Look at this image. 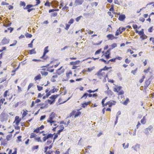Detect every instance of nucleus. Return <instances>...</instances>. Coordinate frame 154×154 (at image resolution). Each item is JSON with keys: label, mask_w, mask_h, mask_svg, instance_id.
<instances>
[{"label": "nucleus", "mask_w": 154, "mask_h": 154, "mask_svg": "<svg viewBox=\"0 0 154 154\" xmlns=\"http://www.w3.org/2000/svg\"><path fill=\"white\" fill-rule=\"evenodd\" d=\"M33 6H35L32 4H28L26 5L25 8L27 10V11L28 13H29L31 11L35 10V8H31Z\"/></svg>", "instance_id": "nucleus-1"}, {"label": "nucleus", "mask_w": 154, "mask_h": 154, "mask_svg": "<svg viewBox=\"0 0 154 154\" xmlns=\"http://www.w3.org/2000/svg\"><path fill=\"white\" fill-rule=\"evenodd\" d=\"M54 134H51V133L48 134L47 135L44 136L43 138V142H45L46 140L48 139L49 138H52L54 135Z\"/></svg>", "instance_id": "nucleus-2"}, {"label": "nucleus", "mask_w": 154, "mask_h": 154, "mask_svg": "<svg viewBox=\"0 0 154 154\" xmlns=\"http://www.w3.org/2000/svg\"><path fill=\"white\" fill-rule=\"evenodd\" d=\"M21 120V119H20L19 117L18 116H16L15 118L14 121V123H15L16 125H18Z\"/></svg>", "instance_id": "nucleus-3"}, {"label": "nucleus", "mask_w": 154, "mask_h": 154, "mask_svg": "<svg viewBox=\"0 0 154 154\" xmlns=\"http://www.w3.org/2000/svg\"><path fill=\"white\" fill-rule=\"evenodd\" d=\"M84 0H75L74 5L75 6L82 5L83 2Z\"/></svg>", "instance_id": "nucleus-4"}, {"label": "nucleus", "mask_w": 154, "mask_h": 154, "mask_svg": "<svg viewBox=\"0 0 154 154\" xmlns=\"http://www.w3.org/2000/svg\"><path fill=\"white\" fill-rule=\"evenodd\" d=\"M119 14L118 19L121 21H123L126 18L124 14H120V13L118 14Z\"/></svg>", "instance_id": "nucleus-5"}, {"label": "nucleus", "mask_w": 154, "mask_h": 154, "mask_svg": "<svg viewBox=\"0 0 154 154\" xmlns=\"http://www.w3.org/2000/svg\"><path fill=\"white\" fill-rule=\"evenodd\" d=\"M9 39H7L6 37H4L2 40L1 43L2 45L7 44L9 43Z\"/></svg>", "instance_id": "nucleus-6"}, {"label": "nucleus", "mask_w": 154, "mask_h": 154, "mask_svg": "<svg viewBox=\"0 0 154 154\" xmlns=\"http://www.w3.org/2000/svg\"><path fill=\"white\" fill-rule=\"evenodd\" d=\"M150 83V82L149 80V79L146 80L145 82V84L144 85V89L146 90L147 87L149 86Z\"/></svg>", "instance_id": "nucleus-7"}, {"label": "nucleus", "mask_w": 154, "mask_h": 154, "mask_svg": "<svg viewBox=\"0 0 154 154\" xmlns=\"http://www.w3.org/2000/svg\"><path fill=\"white\" fill-rule=\"evenodd\" d=\"M55 114L54 112H52L49 117V119L47 120H53L55 117Z\"/></svg>", "instance_id": "nucleus-8"}, {"label": "nucleus", "mask_w": 154, "mask_h": 154, "mask_svg": "<svg viewBox=\"0 0 154 154\" xmlns=\"http://www.w3.org/2000/svg\"><path fill=\"white\" fill-rule=\"evenodd\" d=\"M102 71V70L100 69L96 73L95 75H97L98 76V77H99V76H103V73H102L101 72Z\"/></svg>", "instance_id": "nucleus-9"}, {"label": "nucleus", "mask_w": 154, "mask_h": 154, "mask_svg": "<svg viewBox=\"0 0 154 154\" xmlns=\"http://www.w3.org/2000/svg\"><path fill=\"white\" fill-rule=\"evenodd\" d=\"M116 102L114 100H110L109 101V107H111L112 105H115Z\"/></svg>", "instance_id": "nucleus-10"}, {"label": "nucleus", "mask_w": 154, "mask_h": 154, "mask_svg": "<svg viewBox=\"0 0 154 154\" xmlns=\"http://www.w3.org/2000/svg\"><path fill=\"white\" fill-rule=\"evenodd\" d=\"M20 6H23V9L24 10H26V9H25V8L26 7L25 6L26 5V4L24 2L20 1Z\"/></svg>", "instance_id": "nucleus-11"}, {"label": "nucleus", "mask_w": 154, "mask_h": 154, "mask_svg": "<svg viewBox=\"0 0 154 154\" xmlns=\"http://www.w3.org/2000/svg\"><path fill=\"white\" fill-rule=\"evenodd\" d=\"M106 37L108 38V39L112 40L113 39L114 35L112 34H109L106 36Z\"/></svg>", "instance_id": "nucleus-12"}, {"label": "nucleus", "mask_w": 154, "mask_h": 154, "mask_svg": "<svg viewBox=\"0 0 154 154\" xmlns=\"http://www.w3.org/2000/svg\"><path fill=\"white\" fill-rule=\"evenodd\" d=\"M80 62V61L79 60H76L75 62L72 61L70 63V64L71 65H75L79 63Z\"/></svg>", "instance_id": "nucleus-13"}, {"label": "nucleus", "mask_w": 154, "mask_h": 154, "mask_svg": "<svg viewBox=\"0 0 154 154\" xmlns=\"http://www.w3.org/2000/svg\"><path fill=\"white\" fill-rule=\"evenodd\" d=\"M36 52L35 51V48L33 49L32 50H29V53L30 54H35Z\"/></svg>", "instance_id": "nucleus-14"}, {"label": "nucleus", "mask_w": 154, "mask_h": 154, "mask_svg": "<svg viewBox=\"0 0 154 154\" xmlns=\"http://www.w3.org/2000/svg\"><path fill=\"white\" fill-rule=\"evenodd\" d=\"M60 127H62V128H61L57 132V134L58 135H60L61 132H62L63 129L64 128V127L63 125H60Z\"/></svg>", "instance_id": "nucleus-15"}, {"label": "nucleus", "mask_w": 154, "mask_h": 154, "mask_svg": "<svg viewBox=\"0 0 154 154\" xmlns=\"http://www.w3.org/2000/svg\"><path fill=\"white\" fill-rule=\"evenodd\" d=\"M143 31L144 29H142L140 31H139L138 33V34L140 36L143 35L146 36V35L144 33Z\"/></svg>", "instance_id": "nucleus-16"}, {"label": "nucleus", "mask_w": 154, "mask_h": 154, "mask_svg": "<svg viewBox=\"0 0 154 154\" xmlns=\"http://www.w3.org/2000/svg\"><path fill=\"white\" fill-rule=\"evenodd\" d=\"M42 78L41 77V75L40 74H39L37 76L35 77L34 78V79L35 81H36L38 80L41 79Z\"/></svg>", "instance_id": "nucleus-17"}, {"label": "nucleus", "mask_w": 154, "mask_h": 154, "mask_svg": "<svg viewBox=\"0 0 154 154\" xmlns=\"http://www.w3.org/2000/svg\"><path fill=\"white\" fill-rule=\"evenodd\" d=\"M129 101V100L128 98H127L122 103V104L126 106L127 105L128 102Z\"/></svg>", "instance_id": "nucleus-18"}, {"label": "nucleus", "mask_w": 154, "mask_h": 154, "mask_svg": "<svg viewBox=\"0 0 154 154\" xmlns=\"http://www.w3.org/2000/svg\"><path fill=\"white\" fill-rule=\"evenodd\" d=\"M121 27H120L118 29H117L115 33V35L116 36L118 35L119 34L121 33L120 31L121 30Z\"/></svg>", "instance_id": "nucleus-19"}, {"label": "nucleus", "mask_w": 154, "mask_h": 154, "mask_svg": "<svg viewBox=\"0 0 154 154\" xmlns=\"http://www.w3.org/2000/svg\"><path fill=\"white\" fill-rule=\"evenodd\" d=\"M8 141L6 139H4L3 141L1 142V145L4 146H5V145L7 143Z\"/></svg>", "instance_id": "nucleus-20"}, {"label": "nucleus", "mask_w": 154, "mask_h": 154, "mask_svg": "<svg viewBox=\"0 0 154 154\" xmlns=\"http://www.w3.org/2000/svg\"><path fill=\"white\" fill-rule=\"evenodd\" d=\"M141 123L143 124H144L146 123V118L145 116H144L142 119L140 120Z\"/></svg>", "instance_id": "nucleus-21"}, {"label": "nucleus", "mask_w": 154, "mask_h": 154, "mask_svg": "<svg viewBox=\"0 0 154 154\" xmlns=\"http://www.w3.org/2000/svg\"><path fill=\"white\" fill-rule=\"evenodd\" d=\"M51 93L49 91L48 93H46L45 96H44L43 97V99H45L46 98H48L49 97V96L51 95Z\"/></svg>", "instance_id": "nucleus-22"}, {"label": "nucleus", "mask_w": 154, "mask_h": 154, "mask_svg": "<svg viewBox=\"0 0 154 154\" xmlns=\"http://www.w3.org/2000/svg\"><path fill=\"white\" fill-rule=\"evenodd\" d=\"M48 46H46L44 50V52H43V53H44V54H46L48 52L49 50H48Z\"/></svg>", "instance_id": "nucleus-23"}, {"label": "nucleus", "mask_w": 154, "mask_h": 154, "mask_svg": "<svg viewBox=\"0 0 154 154\" xmlns=\"http://www.w3.org/2000/svg\"><path fill=\"white\" fill-rule=\"evenodd\" d=\"M47 101L48 102V103L50 105L54 104L55 102V101H54V100H51L49 99H48L47 101H45V102L46 103Z\"/></svg>", "instance_id": "nucleus-24"}, {"label": "nucleus", "mask_w": 154, "mask_h": 154, "mask_svg": "<svg viewBox=\"0 0 154 154\" xmlns=\"http://www.w3.org/2000/svg\"><path fill=\"white\" fill-rule=\"evenodd\" d=\"M25 35L27 38H31L32 37V34L27 32L25 34Z\"/></svg>", "instance_id": "nucleus-25"}, {"label": "nucleus", "mask_w": 154, "mask_h": 154, "mask_svg": "<svg viewBox=\"0 0 154 154\" xmlns=\"http://www.w3.org/2000/svg\"><path fill=\"white\" fill-rule=\"evenodd\" d=\"M98 89H97L94 90H89L87 91L90 94H91L92 93H94L95 92H97L98 91Z\"/></svg>", "instance_id": "nucleus-26"}, {"label": "nucleus", "mask_w": 154, "mask_h": 154, "mask_svg": "<svg viewBox=\"0 0 154 154\" xmlns=\"http://www.w3.org/2000/svg\"><path fill=\"white\" fill-rule=\"evenodd\" d=\"M117 76L120 81H121L122 79V76L120 72L117 73Z\"/></svg>", "instance_id": "nucleus-27"}, {"label": "nucleus", "mask_w": 154, "mask_h": 154, "mask_svg": "<svg viewBox=\"0 0 154 154\" xmlns=\"http://www.w3.org/2000/svg\"><path fill=\"white\" fill-rule=\"evenodd\" d=\"M88 94L87 93H85L83 94V95L81 97V99H82L84 97H85V99H86L88 96Z\"/></svg>", "instance_id": "nucleus-28"}, {"label": "nucleus", "mask_w": 154, "mask_h": 154, "mask_svg": "<svg viewBox=\"0 0 154 154\" xmlns=\"http://www.w3.org/2000/svg\"><path fill=\"white\" fill-rule=\"evenodd\" d=\"M35 139L36 141H37L38 142H40L41 143L42 142V141L40 137H35Z\"/></svg>", "instance_id": "nucleus-29"}, {"label": "nucleus", "mask_w": 154, "mask_h": 154, "mask_svg": "<svg viewBox=\"0 0 154 154\" xmlns=\"http://www.w3.org/2000/svg\"><path fill=\"white\" fill-rule=\"evenodd\" d=\"M12 135V134H10L7 135L6 136V140L7 141H9L10 140V139Z\"/></svg>", "instance_id": "nucleus-30"}, {"label": "nucleus", "mask_w": 154, "mask_h": 154, "mask_svg": "<svg viewBox=\"0 0 154 154\" xmlns=\"http://www.w3.org/2000/svg\"><path fill=\"white\" fill-rule=\"evenodd\" d=\"M40 72L42 75H44L45 76L47 75L48 74V72H46L41 71Z\"/></svg>", "instance_id": "nucleus-31"}, {"label": "nucleus", "mask_w": 154, "mask_h": 154, "mask_svg": "<svg viewBox=\"0 0 154 154\" xmlns=\"http://www.w3.org/2000/svg\"><path fill=\"white\" fill-rule=\"evenodd\" d=\"M88 103V102H85L82 103V107L83 108H85V107H86L88 105L87 104Z\"/></svg>", "instance_id": "nucleus-32"}, {"label": "nucleus", "mask_w": 154, "mask_h": 154, "mask_svg": "<svg viewBox=\"0 0 154 154\" xmlns=\"http://www.w3.org/2000/svg\"><path fill=\"white\" fill-rule=\"evenodd\" d=\"M57 89L56 88H54L53 89H52V90H51V91H49L50 92V93H54L55 92H57Z\"/></svg>", "instance_id": "nucleus-33"}, {"label": "nucleus", "mask_w": 154, "mask_h": 154, "mask_svg": "<svg viewBox=\"0 0 154 154\" xmlns=\"http://www.w3.org/2000/svg\"><path fill=\"white\" fill-rule=\"evenodd\" d=\"M81 114V112H76L74 116V117L75 118L79 116Z\"/></svg>", "instance_id": "nucleus-34"}, {"label": "nucleus", "mask_w": 154, "mask_h": 154, "mask_svg": "<svg viewBox=\"0 0 154 154\" xmlns=\"http://www.w3.org/2000/svg\"><path fill=\"white\" fill-rule=\"evenodd\" d=\"M55 96H54V95H52L49 97V98L52 100H54V101L55 102L56 98H55Z\"/></svg>", "instance_id": "nucleus-35"}, {"label": "nucleus", "mask_w": 154, "mask_h": 154, "mask_svg": "<svg viewBox=\"0 0 154 154\" xmlns=\"http://www.w3.org/2000/svg\"><path fill=\"white\" fill-rule=\"evenodd\" d=\"M17 42V41L14 40V43L13 44L10 45L9 46L10 47H12V46H15Z\"/></svg>", "instance_id": "nucleus-36"}, {"label": "nucleus", "mask_w": 154, "mask_h": 154, "mask_svg": "<svg viewBox=\"0 0 154 154\" xmlns=\"http://www.w3.org/2000/svg\"><path fill=\"white\" fill-rule=\"evenodd\" d=\"M39 147L38 145H36V146H33V147L32 148V150L33 151L35 149H37Z\"/></svg>", "instance_id": "nucleus-37"}, {"label": "nucleus", "mask_w": 154, "mask_h": 154, "mask_svg": "<svg viewBox=\"0 0 154 154\" xmlns=\"http://www.w3.org/2000/svg\"><path fill=\"white\" fill-rule=\"evenodd\" d=\"M101 50L102 49L100 48L96 51L95 53V55H97L100 54V52L101 51Z\"/></svg>", "instance_id": "nucleus-38"}, {"label": "nucleus", "mask_w": 154, "mask_h": 154, "mask_svg": "<svg viewBox=\"0 0 154 154\" xmlns=\"http://www.w3.org/2000/svg\"><path fill=\"white\" fill-rule=\"evenodd\" d=\"M117 46V44L116 43H114L112 44L111 46L112 47L111 49H113L115 47H116Z\"/></svg>", "instance_id": "nucleus-39"}, {"label": "nucleus", "mask_w": 154, "mask_h": 154, "mask_svg": "<svg viewBox=\"0 0 154 154\" xmlns=\"http://www.w3.org/2000/svg\"><path fill=\"white\" fill-rule=\"evenodd\" d=\"M147 129L148 131H150V132H152V127L151 126H149V127L147 128H146Z\"/></svg>", "instance_id": "nucleus-40"}, {"label": "nucleus", "mask_w": 154, "mask_h": 154, "mask_svg": "<svg viewBox=\"0 0 154 154\" xmlns=\"http://www.w3.org/2000/svg\"><path fill=\"white\" fill-rule=\"evenodd\" d=\"M37 135L35 134L34 133H32L30 136V138H33L35 137Z\"/></svg>", "instance_id": "nucleus-41"}, {"label": "nucleus", "mask_w": 154, "mask_h": 154, "mask_svg": "<svg viewBox=\"0 0 154 154\" xmlns=\"http://www.w3.org/2000/svg\"><path fill=\"white\" fill-rule=\"evenodd\" d=\"M95 68L93 66L91 68H88L87 69V71L88 72H91L92 70L94 69Z\"/></svg>", "instance_id": "nucleus-42"}, {"label": "nucleus", "mask_w": 154, "mask_h": 154, "mask_svg": "<svg viewBox=\"0 0 154 154\" xmlns=\"http://www.w3.org/2000/svg\"><path fill=\"white\" fill-rule=\"evenodd\" d=\"M64 72V71H63V70H62L61 71H58V70H56V73H57V74H58V75H61V74H62V73H63Z\"/></svg>", "instance_id": "nucleus-43"}, {"label": "nucleus", "mask_w": 154, "mask_h": 154, "mask_svg": "<svg viewBox=\"0 0 154 154\" xmlns=\"http://www.w3.org/2000/svg\"><path fill=\"white\" fill-rule=\"evenodd\" d=\"M38 90V91H41L43 89V87L42 86H39L38 85L37 86Z\"/></svg>", "instance_id": "nucleus-44"}, {"label": "nucleus", "mask_w": 154, "mask_h": 154, "mask_svg": "<svg viewBox=\"0 0 154 154\" xmlns=\"http://www.w3.org/2000/svg\"><path fill=\"white\" fill-rule=\"evenodd\" d=\"M23 112L22 115V118H23L25 117L27 114V113L24 110H23Z\"/></svg>", "instance_id": "nucleus-45"}, {"label": "nucleus", "mask_w": 154, "mask_h": 154, "mask_svg": "<svg viewBox=\"0 0 154 154\" xmlns=\"http://www.w3.org/2000/svg\"><path fill=\"white\" fill-rule=\"evenodd\" d=\"M47 122H48L50 123L51 125H52V124L56 122L55 121L53 120H47Z\"/></svg>", "instance_id": "nucleus-46"}, {"label": "nucleus", "mask_w": 154, "mask_h": 154, "mask_svg": "<svg viewBox=\"0 0 154 154\" xmlns=\"http://www.w3.org/2000/svg\"><path fill=\"white\" fill-rule=\"evenodd\" d=\"M74 22V20L73 19L71 18L68 22V23L70 24H72Z\"/></svg>", "instance_id": "nucleus-47"}, {"label": "nucleus", "mask_w": 154, "mask_h": 154, "mask_svg": "<svg viewBox=\"0 0 154 154\" xmlns=\"http://www.w3.org/2000/svg\"><path fill=\"white\" fill-rule=\"evenodd\" d=\"M147 37V36L146 35V36L143 35L140 36V38H141L143 40L146 39Z\"/></svg>", "instance_id": "nucleus-48"}, {"label": "nucleus", "mask_w": 154, "mask_h": 154, "mask_svg": "<svg viewBox=\"0 0 154 154\" xmlns=\"http://www.w3.org/2000/svg\"><path fill=\"white\" fill-rule=\"evenodd\" d=\"M110 54H104V56L106 59H108L111 57Z\"/></svg>", "instance_id": "nucleus-49"}, {"label": "nucleus", "mask_w": 154, "mask_h": 154, "mask_svg": "<svg viewBox=\"0 0 154 154\" xmlns=\"http://www.w3.org/2000/svg\"><path fill=\"white\" fill-rule=\"evenodd\" d=\"M50 4H51V3L48 1H47L45 3V5L46 6H48V7H49Z\"/></svg>", "instance_id": "nucleus-50"}, {"label": "nucleus", "mask_w": 154, "mask_h": 154, "mask_svg": "<svg viewBox=\"0 0 154 154\" xmlns=\"http://www.w3.org/2000/svg\"><path fill=\"white\" fill-rule=\"evenodd\" d=\"M111 72V71H109L108 73H107V74L106 75V77L104 78V79L103 80V82H106V77H108V74H109V73H110Z\"/></svg>", "instance_id": "nucleus-51"}, {"label": "nucleus", "mask_w": 154, "mask_h": 154, "mask_svg": "<svg viewBox=\"0 0 154 154\" xmlns=\"http://www.w3.org/2000/svg\"><path fill=\"white\" fill-rule=\"evenodd\" d=\"M46 117V116L45 115H44L43 116H42L40 117V120L42 121Z\"/></svg>", "instance_id": "nucleus-52"}, {"label": "nucleus", "mask_w": 154, "mask_h": 154, "mask_svg": "<svg viewBox=\"0 0 154 154\" xmlns=\"http://www.w3.org/2000/svg\"><path fill=\"white\" fill-rule=\"evenodd\" d=\"M40 129H39L38 128H37L36 129H35L34 131V132L36 133H38L39 132Z\"/></svg>", "instance_id": "nucleus-53"}, {"label": "nucleus", "mask_w": 154, "mask_h": 154, "mask_svg": "<svg viewBox=\"0 0 154 154\" xmlns=\"http://www.w3.org/2000/svg\"><path fill=\"white\" fill-rule=\"evenodd\" d=\"M70 26V24H66V27L65 28V29L66 30H67L68 29H69Z\"/></svg>", "instance_id": "nucleus-54"}, {"label": "nucleus", "mask_w": 154, "mask_h": 154, "mask_svg": "<svg viewBox=\"0 0 154 154\" xmlns=\"http://www.w3.org/2000/svg\"><path fill=\"white\" fill-rule=\"evenodd\" d=\"M33 85V84L32 83H30L28 87V90H29L31 87Z\"/></svg>", "instance_id": "nucleus-55"}, {"label": "nucleus", "mask_w": 154, "mask_h": 154, "mask_svg": "<svg viewBox=\"0 0 154 154\" xmlns=\"http://www.w3.org/2000/svg\"><path fill=\"white\" fill-rule=\"evenodd\" d=\"M102 70V71L103 70V71H106V70H108V67H107L106 66H105L103 68L100 69Z\"/></svg>", "instance_id": "nucleus-56"}, {"label": "nucleus", "mask_w": 154, "mask_h": 154, "mask_svg": "<svg viewBox=\"0 0 154 154\" xmlns=\"http://www.w3.org/2000/svg\"><path fill=\"white\" fill-rule=\"evenodd\" d=\"M82 17V16H79L77 17L75 19V20L77 22H78L81 19V18Z\"/></svg>", "instance_id": "nucleus-57"}, {"label": "nucleus", "mask_w": 154, "mask_h": 154, "mask_svg": "<svg viewBox=\"0 0 154 154\" xmlns=\"http://www.w3.org/2000/svg\"><path fill=\"white\" fill-rule=\"evenodd\" d=\"M36 4L35 5H34L35 6L37 5H38L41 2L40 0H36Z\"/></svg>", "instance_id": "nucleus-58"}, {"label": "nucleus", "mask_w": 154, "mask_h": 154, "mask_svg": "<svg viewBox=\"0 0 154 154\" xmlns=\"http://www.w3.org/2000/svg\"><path fill=\"white\" fill-rule=\"evenodd\" d=\"M144 133L146 134V135H148V134H149V132L148 131L147 129L146 128L145 130L144 131Z\"/></svg>", "instance_id": "nucleus-59"}, {"label": "nucleus", "mask_w": 154, "mask_h": 154, "mask_svg": "<svg viewBox=\"0 0 154 154\" xmlns=\"http://www.w3.org/2000/svg\"><path fill=\"white\" fill-rule=\"evenodd\" d=\"M145 78V76L144 75H143L141 79L140 80L139 82L140 83H142L143 81V80Z\"/></svg>", "instance_id": "nucleus-60"}, {"label": "nucleus", "mask_w": 154, "mask_h": 154, "mask_svg": "<svg viewBox=\"0 0 154 154\" xmlns=\"http://www.w3.org/2000/svg\"><path fill=\"white\" fill-rule=\"evenodd\" d=\"M1 5H9V3H6L5 2H2L1 3Z\"/></svg>", "instance_id": "nucleus-61"}, {"label": "nucleus", "mask_w": 154, "mask_h": 154, "mask_svg": "<svg viewBox=\"0 0 154 154\" xmlns=\"http://www.w3.org/2000/svg\"><path fill=\"white\" fill-rule=\"evenodd\" d=\"M58 134H56L54 135V140L53 142H54L55 140L58 137Z\"/></svg>", "instance_id": "nucleus-62"}, {"label": "nucleus", "mask_w": 154, "mask_h": 154, "mask_svg": "<svg viewBox=\"0 0 154 154\" xmlns=\"http://www.w3.org/2000/svg\"><path fill=\"white\" fill-rule=\"evenodd\" d=\"M145 19L143 17H141L139 19V20L142 22H143L145 21Z\"/></svg>", "instance_id": "nucleus-63"}, {"label": "nucleus", "mask_w": 154, "mask_h": 154, "mask_svg": "<svg viewBox=\"0 0 154 154\" xmlns=\"http://www.w3.org/2000/svg\"><path fill=\"white\" fill-rule=\"evenodd\" d=\"M153 29L152 26L150 27L148 30V32H152V29Z\"/></svg>", "instance_id": "nucleus-64"}]
</instances>
